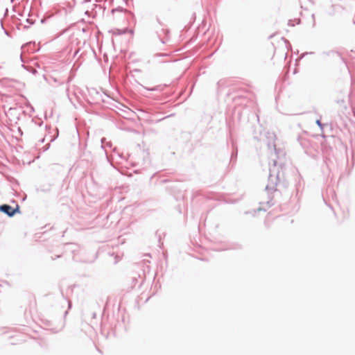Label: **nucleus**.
Here are the masks:
<instances>
[{
	"label": "nucleus",
	"mask_w": 355,
	"mask_h": 355,
	"mask_svg": "<svg viewBox=\"0 0 355 355\" xmlns=\"http://www.w3.org/2000/svg\"><path fill=\"white\" fill-rule=\"evenodd\" d=\"M0 210L3 213L6 214L9 216H12L15 213V209H14L11 206L8 205H3L0 206Z\"/></svg>",
	"instance_id": "nucleus-1"
}]
</instances>
